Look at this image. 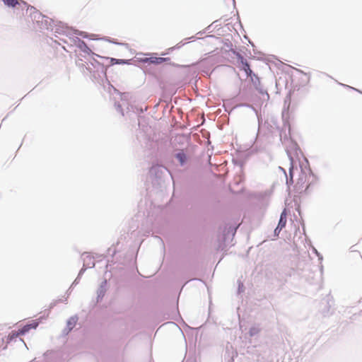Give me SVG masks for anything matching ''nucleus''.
<instances>
[{
  "mask_svg": "<svg viewBox=\"0 0 362 362\" xmlns=\"http://www.w3.org/2000/svg\"><path fill=\"white\" fill-rule=\"evenodd\" d=\"M309 185L307 184V175L305 173H301L299 175L298 182L296 183V187L297 190L301 192L303 189L306 190Z\"/></svg>",
  "mask_w": 362,
  "mask_h": 362,
  "instance_id": "obj_1",
  "label": "nucleus"
},
{
  "mask_svg": "<svg viewBox=\"0 0 362 362\" xmlns=\"http://www.w3.org/2000/svg\"><path fill=\"white\" fill-rule=\"evenodd\" d=\"M5 5L9 7H16L18 6L22 9L28 8V4L23 0H2Z\"/></svg>",
  "mask_w": 362,
  "mask_h": 362,
  "instance_id": "obj_2",
  "label": "nucleus"
},
{
  "mask_svg": "<svg viewBox=\"0 0 362 362\" xmlns=\"http://www.w3.org/2000/svg\"><path fill=\"white\" fill-rule=\"evenodd\" d=\"M286 221H287V213H286V210L284 209L281 214V216H280V219H279L278 226L274 230L275 233H279L286 226Z\"/></svg>",
  "mask_w": 362,
  "mask_h": 362,
  "instance_id": "obj_3",
  "label": "nucleus"
},
{
  "mask_svg": "<svg viewBox=\"0 0 362 362\" xmlns=\"http://www.w3.org/2000/svg\"><path fill=\"white\" fill-rule=\"evenodd\" d=\"M39 323L36 320L32 322V323L23 326L20 329L16 336L23 335L31 329H35L38 326Z\"/></svg>",
  "mask_w": 362,
  "mask_h": 362,
  "instance_id": "obj_4",
  "label": "nucleus"
},
{
  "mask_svg": "<svg viewBox=\"0 0 362 362\" xmlns=\"http://www.w3.org/2000/svg\"><path fill=\"white\" fill-rule=\"evenodd\" d=\"M241 59V64L243 65V69L247 74V76L250 77L251 80L253 81V76L256 77L255 74L252 76V71L251 70L249 64L243 57Z\"/></svg>",
  "mask_w": 362,
  "mask_h": 362,
  "instance_id": "obj_5",
  "label": "nucleus"
},
{
  "mask_svg": "<svg viewBox=\"0 0 362 362\" xmlns=\"http://www.w3.org/2000/svg\"><path fill=\"white\" fill-rule=\"evenodd\" d=\"M165 60H166V59L163 58V57H150V58H146V59L144 60V62H149L151 64H162Z\"/></svg>",
  "mask_w": 362,
  "mask_h": 362,
  "instance_id": "obj_6",
  "label": "nucleus"
},
{
  "mask_svg": "<svg viewBox=\"0 0 362 362\" xmlns=\"http://www.w3.org/2000/svg\"><path fill=\"white\" fill-rule=\"evenodd\" d=\"M176 158L180 160V162L182 164L186 160V156L184 153H178L176 155Z\"/></svg>",
  "mask_w": 362,
  "mask_h": 362,
  "instance_id": "obj_7",
  "label": "nucleus"
},
{
  "mask_svg": "<svg viewBox=\"0 0 362 362\" xmlns=\"http://www.w3.org/2000/svg\"><path fill=\"white\" fill-rule=\"evenodd\" d=\"M355 255L358 257V261L362 262V256L359 253L353 254V256Z\"/></svg>",
  "mask_w": 362,
  "mask_h": 362,
  "instance_id": "obj_8",
  "label": "nucleus"
},
{
  "mask_svg": "<svg viewBox=\"0 0 362 362\" xmlns=\"http://www.w3.org/2000/svg\"><path fill=\"white\" fill-rule=\"evenodd\" d=\"M258 332V329H255V328L251 329V330H250V334H251V335H252V334H254L255 332Z\"/></svg>",
  "mask_w": 362,
  "mask_h": 362,
  "instance_id": "obj_9",
  "label": "nucleus"
},
{
  "mask_svg": "<svg viewBox=\"0 0 362 362\" xmlns=\"http://www.w3.org/2000/svg\"><path fill=\"white\" fill-rule=\"evenodd\" d=\"M290 177H290V180H292V174H291V172H290Z\"/></svg>",
  "mask_w": 362,
  "mask_h": 362,
  "instance_id": "obj_10",
  "label": "nucleus"
}]
</instances>
